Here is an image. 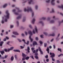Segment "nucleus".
I'll use <instances>...</instances> for the list:
<instances>
[{
  "label": "nucleus",
  "mask_w": 63,
  "mask_h": 63,
  "mask_svg": "<svg viewBox=\"0 0 63 63\" xmlns=\"http://www.w3.org/2000/svg\"><path fill=\"white\" fill-rule=\"evenodd\" d=\"M24 11L25 12H26V11H27L28 12H29V11H30L31 12H32V17H33V16H34V13L33 12V11L31 8H29L28 7L27 10L26 9V8H25L24 9Z\"/></svg>",
  "instance_id": "obj_1"
},
{
  "label": "nucleus",
  "mask_w": 63,
  "mask_h": 63,
  "mask_svg": "<svg viewBox=\"0 0 63 63\" xmlns=\"http://www.w3.org/2000/svg\"><path fill=\"white\" fill-rule=\"evenodd\" d=\"M6 16H5L6 18L9 19V16H10V14L9 13V11L7 10L6 11Z\"/></svg>",
  "instance_id": "obj_2"
},
{
  "label": "nucleus",
  "mask_w": 63,
  "mask_h": 63,
  "mask_svg": "<svg viewBox=\"0 0 63 63\" xmlns=\"http://www.w3.org/2000/svg\"><path fill=\"white\" fill-rule=\"evenodd\" d=\"M50 54L51 55V56H50V57L51 58H54L55 57V54H54V53H52L51 52L50 53Z\"/></svg>",
  "instance_id": "obj_3"
},
{
  "label": "nucleus",
  "mask_w": 63,
  "mask_h": 63,
  "mask_svg": "<svg viewBox=\"0 0 63 63\" xmlns=\"http://www.w3.org/2000/svg\"><path fill=\"white\" fill-rule=\"evenodd\" d=\"M22 41L23 42H24V44H27V45H29V41H27V43H26L25 42V40L24 39H23Z\"/></svg>",
  "instance_id": "obj_4"
},
{
  "label": "nucleus",
  "mask_w": 63,
  "mask_h": 63,
  "mask_svg": "<svg viewBox=\"0 0 63 63\" xmlns=\"http://www.w3.org/2000/svg\"><path fill=\"white\" fill-rule=\"evenodd\" d=\"M29 38L31 40V42L32 43L33 41V39L31 38V35H30L29 36Z\"/></svg>",
  "instance_id": "obj_5"
},
{
  "label": "nucleus",
  "mask_w": 63,
  "mask_h": 63,
  "mask_svg": "<svg viewBox=\"0 0 63 63\" xmlns=\"http://www.w3.org/2000/svg\"><path fill=\"white\" fill-rule=\"evenodd\" d=\"M55 33H53L52 34H51L48 35V36H52L53 37H54V36H55Z\"/></svg>",
  "instance_id": "obj_6"
},
{
  "label": "nucleus",
  "mask_w": 63,
  "mask_h": 63,
  "mask_svg": "<svg viewBox=\"0 0 63 63\" xmlns=\"http://www.w3.org/2000/svg\"><path fill=\"white\" fill-rule=\"evenodd\" d=\"M54 1H55V0H52L51 4L52 5H55V3L54 2Z\"/></svg>",
  "instance_id": "obj_7"
},
{
  "label": "nucleus",
  "mask_w": 63,
  "mask_h": 63,
  "mask_svg": "<svg viewBox=\"0 0 63 63\" xmlns=\"http://www.w3.org/2000/svg\"><path fill=\"white\" fill-rule=\"evenodd\" d=\"M33 46H35V45H37V42L35 41H33Z\"/></svg>",
  "instance_id": "obj_8"
},
{
  "label": "nucleus",
  "mask_w": 63,
  "mask_h": 63,
  "mask_svg": "<svg viewBox=\"0 0 63 63\" xmlns=\"http://www.w3.org/2000/svg\"><path fill=\"white\" fill-rule=\"evenodd\" d=\"M14 47H11L10 49H8V52H9L10 50H13V49H14Z\"/></svg>",
  "instance_id": "obj_9"
},
{
  "label": "nucleus",
  "mask_w": 63,
  "mask_h": 63,
  "mask_svg": "<svg viewBox=\"0 0 63 63\" xmlns=\"http://www.w3.org/2000/svg\"><path fill=\"white\" fill-rule=\"evenodd\" d=\"M13 34H14V35H19L18 33L17 32H13Z\"/></svg>",
  "instance_id": "obj_10"
},
{
  "label": "nucleus",
  "mask_w": 63,
  "mask_h": 63,
  "mask_svg": "<svg viewBox=\"0 0 63 63\" xmlns=\"http://www.w3.org/2000/svg\"><path fill=\"white\" fill-rule=\"evenodd\" d=\"M29 34L30 35H32V32H31V31H29L28 32Z\"/></svg>",
  "instance_id": "obj_11"
},
{
  "label": "nucleus",
  "mask_w": 63,
  "mask_h": 63,
  "mask_svg": "<svg viewBox=\"0 0 63 63\" xmlns=\"http://www.w3.org/2000/svg\"><path fill=\"white\" fill-rule=\"evenodd\" d=\"M1 54L2 55H3L4 53H5V52H4V51L3 50L2 51H0Z\"/></svg>",
  "instance_id": "obj_12"
},
{
  "label": "nucleus",
  "mask_w": 63,
  "mask_h": 63,
  "mask_svg": "<svg viewBox=\"0 0 63 63\" xmlns=\"http://www.w3.org/2000/svg\"><path fill=\"white\" fill-rule=\"evenodd\" d=\"M35 19L33 18L32 21V24H34L35 22Z\"/></svg>",
  "instance_id": "obj_13"
},
{
  "label": "nucleus",
  "mask_w": 63,
  "mask_h": 63,
  "mask_svg": "<svg viewBox=\"0 0 63 63\" xmlns=\"http://www.w3.org/2000/svg\"><path fill=\"white\" fill-rule=\"evenodd\" d=\"M4 43V42L3 41L1 42L0 43V47H2L3 45V44Z\"/></svg>",
  "instance_id": "obj_14"
},
{
  "label": "nucleus",
  "mask_w": 63,
  "mask_h": 63,
  "mask_svg": "<svg viewBox=\"0 0 63 63\" xmlns=\"http://www.w3.org/2000/svg\"><path fill=\"white\" fill-rule=\"evenodd\" d=\"M46 50L47 51V53L49 54V48L48 47L47 49Z\"/></svg>",
  "instance_id": "obj_15"
},
{
  "label": "nucleus",
  "mask_w": 63,
  "mask_h": 63,
  "mask_svg": "<svg viewBox=\"0 0 63 63\" xmlns=\"http://www.w3.org/2000/svg\"><path fill=\"white\" fill-rule=\"evenodd\" d=\"M22 56L23 57H26V55H25L24 53H22Z\"/></svg>",
  "instance_id": "obj_16"
},
{
  "label": "nucleus",
  "mask_w": 63,
  "mask_h": 63,
  "mask_svg": "<svg viewBox=\"0 0 63 63\" xmlns=\"http://www.w3.org/2000/svg\"><path fill=\"white\" fill-rule=\"evenodd\" d=\"M29 50H30V48H29V47H28L27 50L28 53H30V51H29Z\"/></svg>",
  "instance_id": "obj_17"
},
{
  "label": "nucleus",
  "mask_w": 63,
  "mask_h": 63,
  "mask_svg": "<svg viewBox=\"0 0 63 63\" xmlns=\"http://www.w3.org/2000/svg\"><path fill=\"white\" fill-rule=\"evenodd\" d=\"M63 20H62V21L61 22H60V21H59V26H60V25L61 23H63Z\"/></svg>",
  "instance_id": "obj_18"
},
{
  "label": "nucleus",
  "mask_w": 63,
  "mask_h": 63,
  "mask_svg": "<svg viewBox=\"0 0 63 63\" xmlns=\"http://www.w3.org/2000/svg\"><path fill=\"white\" fill-rule=\"evenodd\" d=\"M35 30L36 31V33H37L38 32V29H37V27L36 26H35Z\"/></svg>",
  "instance_id": "obj_19"
},
{
  "label": "nucleus",
  "mask_w": 63,
  "mask_h": 63,
  "mask_svg": "<svg viewBox=\"0 0 63 63\" xmlns=\"http://www.w3.org/2000/svg\"><path fill=\"white\" fill-rule=\"evenodd\" d=\"M16 9H17V10H18V12H22V10H19V8H17V7H16Z\"/></svg>",
  "instance_id": "obj_20"
},
{
  "label": "nucleus",
  "mask_w": 63,
  "mask_h": 63,
  "mask_svg": "<svg viewBox=\"0 0 63 63\" xmlns=\"http://www.w3.org/2000/svg\"><path fill=\"white\" fill-rule=\"evenodd\" d=\"M21 15H20V16H19L17 17V19H19V18H21Z\"/></svg>",
  "instance_id": "obj_21"
},
{
  "label": "nucleus",
  "mask_w": 63,
  "mask_h": 63,
  "mask_svg": "<svg viewBox=\"0 0 63 63\" xmlns=\"http://www.w3.org/2000/svg\"><path fill=\"white\" fill-rule=\"evenodd\" d=\"M34 55H35V56H38V52H35L34 54Z\"/></svg>",
  "instance_id": "obj_22"
},
{
  "label": "nucleus",
  "mask_w": 63,
  "mask_h": 63,
  "mask_svg": "<svg viewBox=\"0 0 63 63\" xmlns=\"http://www.w3.org/2000/svg\"><path fill=\"white\" fill-rule=\"evenodd\" d=\"M14 56H12L11 57V61H13L14 60Z\"/></svg>",
  "instance_id": "obj_23"
},
{
  "label": "nucleus",
  "mask_w": 63,
  "mask_h": 63,
  "mask_svg": "<svg viewBox=\"0 0 63 63\" xmlns=\"http://www.w3.org/2000/svg\"><path fill=\"white\" fill-rule=\"evenodd\" d=\"M34 57L36 59H39V57L37 56H34Z\"/></svg>",
  "instance_id": "obj_24"
},
{
  "label": "nucleus",
  "mask_w": 63,
  "mask_h": 63,
  "mask_svg": "<svg viewBox=\"0 0 63 63\" xmlns=\"http://www.w3.org/2000/svg\"><path fill=\"white\" fill-rule=\"evenodd\" d=\"M54 21L53 20H51L50 21V23H54Z\"/></svg>",
  "instance_id": "obj_25"
},
{
  "label": "nucleus",
  "mask_w": 63,
  "mask_h": 63,
  "mask_svg": "<svg viewBox=\"0 0 63 63\" xmlns=\"http://www.w3.org/2000/svg\"><path fill=\"white\" fill-rule=\"evenodd\" d=\"M52 12H50V13H54V11L53 9H52Z\"/></svg>",
  "instance_id": "obj_26"
},
{
  "label": "nucleus",
  "mask_w": 63,
  "mask_h": 63,
  "mask_svg": "<svg viewBox=\"0 0 63 63\" xmlns=\"http://www.w3.org/2000/svg\"><path fill=\"white\" fill-rule=\"evenodd\" d=\"M58 50L59 51H60L61 52H62V51L61 50V49H60L59 48H58Z\"/></svg>",
  "instance_id": "obj_27"
},
{
  "label": "nucleus",
  "mask_w": 63,
  "mask_h": 63,
  "mask_svg": "<svg viewBox=\"0 0 63 63\" xmlns=\"http://www.w3.org/2000/svg\"><path fill=\"white\" fill-rule=\"evenodd\" d=\"M29 57L27 56L26 57V60H28L29 59Z\"/></svg>",
  "instance_id": "obj_28"
},
{
  "label": "nucleus",
  "mask_w": 63,
  "mask_h": 63,
  "mask_svg": "<svg viewBox=\"0 0 63 63\" xmlns=\"http://www.w3.org/2000/svg\"><path fill=\"white\" fill-rule=\"evenodd\" d=\"M35 40L36 41H38L39 40V38L38 37H35Z\"/></svg>",
  "instance_id": "obj_29"
},
{
  "label": "nucleus",
  "mask_w": 63,
  "mask_h": 63,
  "mask_svg": "<svg viewBox=\"0 0 63 63\" xmlns=\"http://www.w3.org/2000/svg\"><path fill=\"white\" fill-rule=\"evenodd\" d=\"M40 22L41 23L42 26H44V23L43 22L41 21Z\"/></svg>",
  "instance_id": "obj_30"
},
{
  "label": "nucleus",
  "mask_w": 63,
  "mask_h": 63,
  "mask_svg": "<svg viewBox=\"0 0 63 63\" xmlns=\"http://www.w3.org/2000/svg\"><path fill=\"white\" fill-rule=\"evenodd\" d=\"M26 59V58L25 57H23L22 58V61H23V60H25Z\"/></svg>",
  "instance_id": "obj_31"
},
{
  "label": "nucleus",
  "mask_w": 63,
  "mask_h": 63,
  "mask_svg": "<svg viewBox=\"0 0 63 63\" xmlns=\"http://www.w3.org/2000/svg\"><path fill=\"white\" fill-rule=\"evenodd\" d=\"M7 6V4H5L3 6V8H5V7H6V6Z\"/></svg>",
  "instance_id": "obj_32"
},
{
  "label": "nucleus",
  "mask_w": 63,
  "mask_h": 63,
  "mask_svg": "<svg viewBox=\"0 0 63 63\" xmlns=\"http://www.w3.org/2000/svg\"><path fill=\"white\" fill-rule=\"evenodd\" d=\"M43 36H44V35H41L40 36V37L41 38H44Z\"/></svg>",
  "instance_id": "obj_33"
},
{
  "label": "nucleus",
  "mask_w": 63,
  "mask_h": 63,
  "mask_svg": "<svg viewBox=\"0 0 63 63\" xmlns=\"http://www.w3.org/2000/svg\"><path fill=\"white\" fill-rule=\"evenodd\" d=\"M43 34H44L45 35H46V36H47V35L48 34L46 32H44L43 33Z\"/></svg>",
  "instance_id": "obj_34"
},
{
  "label": "nucleus",
  "mask_w": 63,
  "mask_h": 63,
  "mask_svg": "<svg viewBox=\"0 0 63 63\" xmlns=\"http://www.w3.org/2000/svg\"><path fill=\"white\" fill-rule=\"evenodd\" d=\"M45 47H47V44L46 43H45L44 44Z\"/></svg>",
  "instance_id": "obj_35"
},
{
  "label": "nucleus",
  "mask_w": 63,
  "mask_h": 63,
  "mask_svg": "<svg viewBox=\"0 0 63 63\" xmlns=\"http://www.w3.org/2000/svg\"><path fill=\"white\" fill-rule=\"evenodd\" d=\"M15 59H16V60H17V56H16V55H15Z\"/></svg>",
  "instance_id": "obj_36"
},
{
  "label": "nucleus",
  "mask_w": 63,
  "mask_h": 63,
  "mask_svg": "<svg viewBox=\"0 0 63 63\" xmlns=\"http://www.w3.org/2000/svg\"><path fill=\"white\" fill-rule=\"evenodd\" d=\"M8 56L7 55H5L4 56V58L5 59L7 58V57Z\"/></svg>",
  "instance_id": "obj_37"
},
{
  "label": "nucleus",
  "mask_w": 63,
  "mask_h": 63,
  "mask_svg": "<svg viewBox=\"0 0 63 63\" xmlns=\"http://www.w3.org/2000/svg\"><path fill=\"white\" fill-rule=\"evenodd\" d=\"M52 60L53 61H55V59L53 58H52Z\"/></svg>",
  "instance_id": "obj_38"
},
{
  "label": "nucleus",
  "mask_w": 63,
  "mask_h": 63,
  "mask_svg": "<svg viewBox=\"0 0 63 63\" xmlns=\"http://www.w3.org/2000/svg\"><path fill=\"white\" fill-rule=\"evenodd\" d=\"M30 57L32 58V59H34V57H33V56L32 55L30 56Z\"/></svg>",
  "instance_id": "obj_39"
},
{
  "label": "nucleus",
  "mask_w": 63,
  "mask_h": 63,
  "mask_svg": "<svg viewBox=\"0 0 63 63\" xmlns=\"http://www.w3.org/2000/svg\"><path fill=\"white\" fill-rule=\"evenodd\" d=\"M39 43L41 44V45H42L43 44V42L41 41H39Z\"/></svg>",
  "instance_id": "obj_40"
},
{
  "label": "nucleus",
  "mask_w": 63,
  "mask_h": 63,
  "mask_svg": "<svg viewBox=\"0 0 63 63\" xmlns=\"http://www.w3.org/2000/svg\"><path fill=\"white\" fill-rule=\"evenodd\" d=\"M18 40V41L19 42H21V40H20V39H17Z\"/></svg>",
  "instance_id": "obj_41"
},
{
  "label": "nucleus",
  "mask_w": 63,
  "mask_h": 63,
  "mask_svg": "<svg viewBox=\"0 0 63 63\" xmlns=\"http://www.w3.org/2000/svg\"><path fill=\"white\" fill-rule=\"evenodd\" d=\"M38 49H39V51L40 52L42 51V50H41V49L40 47H39Z\"/></svg>",
  "instance_id": "obj_42"
},
{
  "label": "nucleus",
  "mask_w": 63,
  "mask_h": 63,
  "mask_svg": "<svg viewBox=\"0 0 63 63\" xmlns=\"http://www.w3.org/2000/svg\"><path fill=\"white\" fill-rule=\"evenodd\" d=\"M16 23L17 24V26H18V25H19V23H18V21H16Z\"/></svg>",
  "instance_id": "obj_43"
},
{
  "label": "nucleus",
  "mask_w": 63,
  "mask_h": 63,
  "mask_svg": "<svg viewBox=\"0 0 63 63\" xmlns=\"http://www.w3.org/2000/svg\"><path fill=\"white\" fill-rule=\"evenodd\" d=\"M50 0H47L46 1V3H49V2Z\"/></svg>",
  "instance_id": "obj_44"
},
{
  "label": "nucleus",
  "mask_w": 63,
  "mask_h": 63,
  "mask_svg": "<svg viewBox=\"0 0 63 63\" xmlns=\"http://www.w3.org/2000/svg\"><path fill=\"white\" fill-rule=\"evenodd\" d=\"M42 19H43V20H45V19H46V18L45 17H43L42 18Z\"/></svg>",
  "instance_id": "obj_45"
},
{
  "label": "nucleus",
  "mask_w": 63,
  "mask_h": 63,
  "mask_svg": "<svg viewBox=\"0 0 63 63\" xmlns=\"http://www.w3.org/2000/svg\"><path fill=\"white\" fill-rule=\"evenodd\" d=\"M57 63H60V62L59 60H57Z\"/></svg>",
  "instance_id": "obj_46"
},
{
  "label": "nucleus",
  "mask_w": 63,
  "mask_h": 63,
  "mask_svg": "<svg viewBox=\"0 0 63 63\" xmlns=\"http://www.w3.org/2000/svg\"><path fill=\"white\" fill-rule=\"evenodd\" d=\"M4 50L5 52H7L8 51V50L7 49H5Z\"/></svg>",
  "instance_id": "obj_47"
},
{
  "label": "nucleus",
  "mask_w": 63,
  "mask_h": 63,
  "mask_svg": "<svg viewBox=\"0 0 63 63\" xmlns=\"http://www.w3.org/2000/svg\"><path fill=\"white\" fill-rule=\"evenodd\" d=\"M14 14L16 15H18V14L16 12H15L14 13Z\"/></svg>",
  "instance_id": "obj_48"
},
{
  "label": "nucleus",
  "mask_w": 63,
  "mask_h": 63,
  "mask_svg": "<svg viewBox=\"0 0 63 63\" xmlns=\"http://www.w3.org/2000/svg\"><path fill=\"white\" fill-rule=\"evenodd\" d=\"M32 32L33 33V34H35V30H33V31H32Z\"/></svg>",
  "instance_id": "obj_49"
},
{
  "label": "nucleus",
  "mask_w": 63,
  "mask_h": 63,
  "mask_svg": "<svg viewBox=\"0 0 63 63\" xmlns=\"http://www.w3.org/2000/svg\"><path fill=\"white\" fill-rule=\"evenodd\" d=\"M41 54H43V51H40Z\"/></svg>",
  "instance_id": "obj_50"
},
{
  "label": "nucleus",
  "mask_w": 63,
  "mask_h": 63,
  "mask_svg": "<svg viewBox=\"0 0 63 63\" xmlns=\"http://www.w3.org/2000/svg\"><path fill=\"white\" fill-rule=\"evenodd\" d=\"M32 51L34 53H36L35 52H36V50H34L33 51Z\"/></svg>",
  "instance_id": "obj_51"
},
{
  "label": "nucleus",
  "mask_w": 63,
  "mask_h": 63,
  "mask_svg": "<svg viewBox=\"0 0 63 63\" xmlns=\"http://www.w3.org/2000/svg\"><path fill=\"white\" fill-rule=\"evenodd\" d=\"M4 57H2L0 58V59H4Z\"/></svg>",
  "instance_id": "obj_52"
},
{
  "label": "nucleus",
  "mask_w": 63,
  "mask_h": 63,
  "mask_svg": "<svg viewBox=\"0 0 63 63\" xmlns=\"http://www.w3.org/2000/svg\"><path fill=\"white\" fill-rule=\"evenodd\" d=\"M12 37H13L14 38H16V36H15L14 35H12Z\"/></svg>",
  "instance_id": "obj_53"
},
{
  "label": "nucleus",
  "mask_w": 63,
  "mask_h": 63,
  "mask_svg": "<svg viewBox=\"0 0 63 63\" xmlns=\"http://www.w3.org/2000/svg\"><path fill=\"white\" fill-rule=\"evenodd\" d=\"M61 55H62V54H61L60 55H59L58 56V57H59L60 56H61Z\"/></svg>",
  "instance_id": "obj_54"
},
{
  "label": "nucleus",
  "mask_w": 63,
  "mask_h": 63,
  "mask_svg": "<svg viewBox=\"0 0 63 63\" xmlns=\"http://www.w3.org/2000/svg\"><path fill=\"white\" fill-rule=\"evenodd\" d=\"M35 9L36 10H37V9H38V6L37 5L35 6Z\"/></svg>",
  "instance_id": "obj_55"
},
{
  "label": "nucleus",
  "mask_w": 63,
  "mask_h": 63,
  "mask_svg": "<svg viewBox=\"0 0 63 63\" xmlns=\"http://www.w3.org/2000/svg\"><path fill=\"white\" fill-rule=\"evenodd\" d=\"M13 27H14V26L13 25H11L10 28H13Z\"/></svg>",
  "instance_id": "obj_56"
},
{
  "label": "nucleus",
  "mask_w": 63,
  "mask_h": 63,
  "mask_svg": "<svg viewBox=\"0 0 63 63\" xmlns=\"http://www.w3.org/2000/svg\"><path fill=\"white\" fill-rule=\"evenodd\" d=\"M45 57L46 58H48V55H47L46 56H45Z\"/></svg>",
  "instance_id": "obj_57"
},
{
  "label": "nucleus",
  "mask_w": 63,
  "mask_h": 63,
  "mask_svg": "<svg viewBox=\"0 0 63 63\" xmlns=\"http://www.w3.org/2000/svg\"><path fill=\"white\" fill-rule=\"evenodd\" d=\"M5 22H7L8 20H7V19L6 18L5 19Z\"/></svg>",
  "instance_id": "obj_58"
},
{
  "label": "nucleus",
  "mask_w": 63,
  "mask_h": 63,
  "mask_svg": "<svg viewBox=\"0 0 63 63\" xmlns=\"http://www.w3.org/2000/svg\"><path fill=\"white\" fill-rule=\"evenodd\" d=\"M29 27H30L31 28H32V26L31 25H29Z\"/></svg>",
  "instance_id": "obj_59"
},
{
  "label": "nucleus",
  "mask_w": 63,
  "mask_h": 63,
  "mask_svg": "<svg viewBox=\"0 0 63 63\" xmlns=\"http://www.w3.org/2000/svg\"><path fill=\"white\" fill-rule=\"evenodd\" d=\"M46 61L47 62H48V61H49V59H47L46 60Z\"/></svg>",
  "instance_id": "obj_60"
},
{
  "label": "nucleus",
  "mask_w": 63,
  "mask_h": 63,
  "mask_svg": "<svg viewBox=\"0 0 63 63\" xmlns=\"http://www.w3.org/2000/svg\"><path fill=\"white\" fill-rule=\"evenodd\" d=\"M38 50H39L38 49H37L35 51L36 52H38Z\"/></svg>",
  "instance_id": "obj_61"
},
{
  "label": "nucleus",
  "mask_w": 63,
  "mask_h": 63,
  "mask_svg": "<svg viewBox=\"0 0 63 63\" xmlns=\"http://www.w3.org/2000/svg\"><path fill=\"white\" fill-rule=\"evenodd\" d=\"M20 47H21V48H22V49L23 48H24V47H22L21 46H20Z\"/></svg>",
  "instance_id": "obj_62"
},
{
  "label": "nucleus",
  "mask_w": 63,
  "mask_h": 63,
  "mask_svg": "<svg viewBox=\"0 0 63 63\" xmlns=\"http://www.w3.org/2000/svg\"><path fill=\"white\" fill-rule=\"evenodd\" d=\"M25 34H26V35H27V32H25Z\"/></svg>",
  "instance_id": "obj_63"
},
{
  "label": "nucleus",
  "mask_w": 63,
  "mask_h": 63,
  "mask_svg": "<svg viewBox=\"0 0 63 63\" xmlns=\"http://www.w3.org/2000/svg\"><path fill=\"white\" fill-rule=\"evenodd\" d=\"M16 10L15 9H14L13 10V12H16Z\"/></svg>",
  "instance_id": "obj_64"
}]
</instances>
